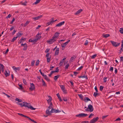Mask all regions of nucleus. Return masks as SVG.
<instances>
[{"label": "nucleus", "instance_id": "39", "mask_svg": "<svg viewBox=\"0 0 123 123\" xmlns=\"http://www.w3.org/2000/svg\"><path fill=\"white\" fill-rule=\"evenodd\" d=\"M23 82L24 83L25 85H26L27 84V82H26V80L25 79H23Z\"/></svg>", "mask_w": 123, "mask_h": 123}, {"label": "nucleus", "instance_id": "12", "mask_svg": "<svg viewBox=\"0 0 123 123\" xmlns=\"http://www.w3.org/2000/svg\"><path fill=\"white\" fill-rule=\"evenodd\" d=\"M65 23L64 21H63L62 22H61L59 23L57 25H56L55 26L56 27H60L62 25L64 24Z\"/></svg>", "mask_w": 123, "mask_h": 123}, {"label": "nucleus", "instance_id": "31", "mask_svg": "<svg viewBox=\"0 0 123 123\" xmlns=\"http://www.w3.org/2000/svg\"><path fill=\"white\" fill-rule=\"evenodd\" d=\"M15 100L18 101L19 102H22V100L21 99L18 98H16L15 99Z\"/></svg>", "mask_w": 123, "mask_h": 123}, {"label": "nucleus", "instance_id": "57", "mask_svg": "<svg viewBox=\"0 0 123 123\" xmlns=\"http://www.w3.org/2000/svg\"><path fill=\"white\" fill-rule=\"evenodd\" d=\"M69 66V64H67L65 66V68L67 69Z\"/></svg>", "mask_w": 123, "mask_h": 123}, {"label": "nucleus", "instance_id": "18", "mask_svg": "<svg viewBox=\"0 0 123 123\" xmlns=\"http://www.w3.org/2000/svg\"><path fill=\"white\" fill-rule=\"evenodd\" d=\"M56 95L58 97V98L59 99V100L60 101H62V98L60 97V94H59L58 93Z\"/></svg>", "mask_w": 123, "mask_h": 123}, {"label": "nucleus", "instance_id": "34", "mask_svg": "<svg viewBox=\"0 0 123 123\" xmlns=\"http://www.w3.org/2000/svg\"><path fill=\"white\" fill-rule=\"evenodd\" d=\"M119 32L121 34H123V28H120L119 30Z\"/></svg>", "mask_w": 123, "mask_h": 123}, {"label": "nucleus", "instance_id": "7", "mask_svg": "<svg viewBox=\"0 0 123 123\" xmlns=\"http://www.w3.org/2000/svg\"><path fill=\"white\" fill-rule=\"evenodd\" d=\"M29 89L31 91L35 90V87L33 83H31L30 87L29 88Z\"/></svg>", "mask_w": 123, "mask_h": 123}, {"label": "nucleus", "instance_id": "60", "mask_svg": "<svg viewBox=\"0 0 123 123\" xmlns=\"http://www.w3.org/2000/svg\"><path fill=\"white\" fill-rule=\"evenodd\" d=\"M88 43V42L87 40H86V42L84 44V45H87Z\"/></svg>", "mask_w": 123, "mask_h": 123}, {"label": "nucleus", "instance_id": "55", "mask_svg": "<svg viewBox=\"0 0 123 123\" xmlns=\"http://www.w3.org/2000/svg\"><path fill=\"white\" fill-rule=\"evenodd\" d=\"M24 116H23V117H25L26 118H27L29 120H30L31 119V118L30 117H29L27 116H26L25 115H24Z\"/></svg>", "mask_w": 123, "mask_h": 123}, {"label": "nucleus", "instance_id": "50", "mask_svg": "<svg viewBox=\"0 0 123 123\" xmlns=\"http://www.w3.org/2000/svg\"><path fill=\"white\" fill-rule=\"evenodd\" d=\"M15 18H13L12 20V21L10 23V24H12L13 22L15 21Z\"/></svg>", "mask_w": 123, "mask_h": 123}, {"label": "nucleus", "instance_id": "30", "mask_svg": "<svg viewBox=\"0 0 123 123\" xmlns=\"http://www.w3.org/2000/svg\"><path fill=\"white\" fill-rule=\"evenodd\" d=\"M17 38V37H14L12 40L11 42H13L14 41H15L16 39Z\"/></svg>", "mask_w": 123, "mask_h": 123}, {"label": "nucleus", "instance_id": "56", "mask_svg": "<svg viewBox=\"0 0 123 123\" xmlns=\"http://www.w3.org/2000/svg\"><path fill=\"white\" fill-rule=\"evenodd\" d=\"M62 91H63L64 94H66L67 93V90H65V89H63Z\"/></svg>", "mask_w": 123, "mask_h": 123}, {"label": "nucleus", "instance_id": "58", "mask_svg": "<svg viewBox=\"0 0 123 123\" xmlns=\"http://www.w3.org/2000/svg\"><path fill=\"white\" fill-rule=\"evenodd\" d=\"M29 42H34V39L33 40L31 39H30L29 40Z\"/></svg>", "mask_w": 123, "mask_h": 123}, {"label": "nucleus", "instance_id": "64", "mask_svg": "<svg viewBox=\"0 0 123 123\" xmlns=\"http://www.w3.org/2000/svg\"><path fill=\"white\" fill-rule=\"evenodd\" d=\"M31 121L35 123H37V122L36 121H34L33 120L31 119H31L30 120Z\"/></svg>", "mask_w": 123, "mask_h": 123}, {"label": "nucleus", "instance_id": "3", "mask_svg": "<svg viewBox=\"0 0 123 123\" xmlns=\"http://www.w3.org/2000/svg\"><path fill=\"white\" fill-rule=\"evenodd\" d=\"M88 115L86 114H85L84 113H82L80 114H79L76 115L75 116L76 117H85L87 116Z\"/></svg>", "mask_w": 123, "mask_h": 123}, {"label": "nucleus", "instance_id": "19", "mask_svg": "<svg viewBox=\"0 0 123 123\" xmlns=\"http://www.w3.org/2000/svg\"><path fill=\"white\" fill-rule=\"evenodd\" d=\"M41 33L40 34L38 33V34L36 35V37L38 39H39V40L40 38L41 37V36H39V35H41Z\"/></svg>", "mask_w": 123, "mask_h": 123}, {"label": "nucleus", "instance_id": "49", "mask_svg": "<svg viewBox=\"0 0 123 123\" xmlns=\"http://www.w3.org/2000/svg\"><path fill=\"white\" fill-rule=\"evenodd\" d=\"M45 79L47 81H50V79H49L47 77L46 78H45Z\"/></svg>", "mask_w": 123, "mask_h": 123}, {"label": "nucleus", "instance_id": "36", "mask_svg": "<svg viewBox=\"0 0 123 123\" xmlns=\"http://www.w3.org/2000/svg\"><path fill=\"white\" fill-rule=\"evenodd\" d=\"M50 59H51V57H49V58L47 57V62H50Z\"/></svg>", "mask_w": 123, "mask_h": 123}, {"label": "nucleus", "instance_id": "13", "mask_svg": "<svg viewBox=\"0 0 123 123\" xmlns=\"http://www.w3.org/2000/svg\"><path fill=\"white\" fill-rule=\"evenodd\" d=\"M22 31H20L17 34V37H20L23 34V33H22Z\"/></svg>", "mask_w": 123, "mask_h": 123}, {"label": "nucleus", "instance_id": "44", "mask_svg": "<svg viewBox=\"0 0 123 123\" xmlns=\"http://www.w3.org/2000/svg\"><path fill=\"white\" fill-rule=\"evenodd\" d=\"M51 72L52 74L55 73H58V70H57L52 71H51Z\"/></svg>", "mask_w": 123, "mask_h": 123}, {"label": "nucleus", "instance_id": "10", "mask_svg": "<svg viewBox=\"0 0 123 123\" xmlns=\"http://www.w3.org/2000/svg\"><path fill=\"white\" fill-rule=\"evenodd\" d=\"M28 105H27L28 107H27L28 108H30L32 110H35L36 109L35 108H34L32 106L30 105V104L28 103Z\"/></svg>", "mask_w": 123, "mask_h": 123}, {"label": "nucleus", "instance_id": "1", "mask_svg": "<svg viewBox=\"0 0 123 123\" xmlns=\"http://www.w3.org/2000/svg\"><path fill=\"white\" fill-rule=\"evenodd\" d=\"M85 108H86L85 109V110L86 111H90V112H92L94 110V108L92 105L91 104H89L87 108L86 107H85Z\"/></svg>", "mask_w": 123, "mask_h": 123}, {"label": "nucleus", "instance_id": "2", "mask_svg": "<svg viewBox=\"0 0 123 123\" xmlns=\"http://www.w3.org/2000/svg\"><path fill=\"white\" fill-rule=\"evenodd\" d=\"M56 40L57 39H56L53 37H52L51 39H50L49 40H47V42L49 44H51L55 42Z\"/></svg>", "mask_w": 123, "mask_h": 123}, {"label": "nucleus", "instance_id": "5", "mask_svg": "<svg viewBox=\"0 0 123 123\" xmlns=\"http://www.w3.org/2000/svg\"><path fill=\"white\" fill-rule=\"evenodd\" d=\"M110 42L112 44L113 46L115 47L119 46L120 44V43H117V42L113 41H111Z\"/></svg>", "mask_w": 123, "mask_h": 123}, {"label": "nucleus", "instance_id": "33", "mask_svg": "<svg viewBox=\"0 0 123 123\" xmlns=\"http://www.w3.org/2000/svg\"><path fill=\"white\" fill-rule=\"evenodd\" d=\"M76 57V56L74 55H73L72 56L71 58V60L72 61Z\"/></svg>", "mask_w": 123, "mask_h": 123}, {"label": "nucleus", "instance_id": "63", "mask_svg": "<svg viewBox=\"0 0 123 123\" xmlns=\"http://www.w3.org/2000/svg\"><path fill=\"white\" fill-rule=\"evenodd\" d=\"M121 119L119 117H118V118L116 119V120H115V121H120Z\"/></svg>", "mask_w": 123, "mask_h": 123}, {"label": "nucleus", "instance_id": "32", "mask_svg": "<svg viewBox=\"0 0 123 123\" xmlns=\"http://www.w3.org/2000/svg\"><path fill=\"white\" fill-rule=\"evenodd\" d=\"M53 20H52L51 21H49L47 23V24L48 25H47V26H48L50 24H51L52 23H53Z\"/></svg>", "mask_w": 123, "mask_h": 123}, {"label": "nucleus", "instance_id": "8", "mask_svg": "<svg viewBox=\"0 0 123 123\" xmlns=\"http://www.w3.org/2000/svg\"><path fill=\"white\" fill-rule=\"evenodd\" d=\"M61 111H59L58 110H55L53 108H52L51 109V111H50V112L51 113H53L54 112H55V113H58L60 112H61Z\"/></svg>", "mask_w": 123, "mask_h": 123}, {"label": "nucleus", "instance_id": "23", "mask_svg": "<svg viewBox=\"0 0 123 123\" xmlns=\"http://www.w3.org/2000/svg\"><path fill=\"white\" fill-rule=\"evenodd\" d=\"M60 76V75H58L56 76H54V79L55 80H56L57 79L59 78Z\"/></svg>", "mask_w": 123, "mask_h": 123}, {"label": "nucleus", "instance_id": "29", "mask_svg": "<svg viewBox=\"0 0 123 123\" xmlns=\"http://www.w3.org/2000/svg\"><path fill=\"white\" fill-rule=\"evenodd\" d=\"M60 87L62 90H63V89H65V86L63 85H61L60 86Z\"/></svg>", "mask_w": 123, "mask_h": 123}, {"label": "nucleus", "instance_id": "25", "mask_svg": "<svg viewBox=\"0 0 123 123\" xmlns=\"http://www.w3.org/2000/svg\"><path fill=\"white\" fill-rule=\"evenodd\" d=\"M104 37L107 38L109 37L110 36V35L109 34H103V35Z\"/></svg>", "mask_w": 123, "mask_h": 123}, {"label": "nucleus", "instance_id": "16", "mask_svg": "<svg viewBox=\"0 0 123 123\" xmlns=\"http://www.w3.org/2000/svg\"><path fill=\"white\" fill-rule=\"evenodd\" d=\"M12 68L14 69V70L16 72H17V70H19L20 69V68L18 67L16 68L15 66H13Z\"/></svg>", "mask_w": 123, "mask_h": 123}, {"label": "nucleus", "instance_id": "11", "mask_svg": "<svg viewBox=\"0 0 123 123\" xmlns=\"http://www.w3.org/2000/svg\"><path fill=\"white\" fill-rule=\"evenodd\" d=\"M42 17V15H40L38 16L33 18L32 19L36 20L39 19L41 18Z\"/></svg>", "mask_w": 123, "mask_h": 123}, {"label": "nucleus", "instance_id": "28", "mask_svg": "<svg viewBox=\"0 0 123 123\" xmlns=\"http://www.w3.org/2000/svg\"><path fill=\"white\" fill-rule=\"evenodd\" d=\"M30 22V21H26V22H25V24L24 25V26H26L27 25H28V24Z\"/></svg>", "mask_w": 123, "mask_h": 123}, {"label": "nucleus", "instance_id": "52", "mask_svg": "<svg viewBox=\"0 0 123 123\" xmlns=\"http://www.w3.org/2000/svg\"><path fill=\"white\" fill-rule=\"evenodd\" d=\"M27 3V2L26 1L25 2L22 3V5H23L25 6L26 5V4Z\"/></svg>", "mask_w": 123, "mask_h": 123}, {"label": "nucleus", "instance_id": "47", "mask_svg": "<svg viewBox=\"0 0 123 123\" xmlns=\"http://www.w3.org/2000/svg\"><path fill=\"white\" fill-rule=\"evenodd\" d=\"M35 61L33 60V61H32L31 62V66H33L34 65V64L35 63Z\"/></svg>", "mask_w": 123, "mask_h": 123}, {"label": "nucleus", "instance_id": "48", "mask_svg": "<svg viewBox=\"0 0 123 123\" xmlns=\"http://www.w3.org/2000/svg\"><path fill=\"white\" fill-rule=\"evenodd\" d=\"M34 39V42H36L37 41V40H39V39H38L36 37Z\"/></svg>", "mask_w": 123, "mask_h": 123}, {"label": "nucleus", "instance_id": "59", "mask_svg": "<svg viewBox=\"0 0 123 123\" xmlns=\"http://www.w3.org/2000/svg\"><path fill=\"white\" fill-rule=\"evenodd\" d=\"M74 74L75 76H76L78 74V73L77 72H74Z\"/></svg>", "mask_w": 123, "mask_h": 123}, {"label": "nucleus", "instance_id": "20", "mask_svg": "<svg viewBox=\"0 0 123 123\" xmlns=\"http://www.w3.org/2000/svg\"><path fill=\"white\" fill-rule=\"evenodd\" d=\"M48 97L49 98V99L47 100V101L48 104H49L50 102H51L52 99L51 97L50 96H48Z\"/></svg>", "mask_w": 123, "mask_h": 123}, {"label": "nucleus", "instance_id": "14", "mask_svg": "<svg viewBox=\"0 0 123 123\" xmlns=\"http://www.w3.org/2000/svg\"><path fill=\"white\" fill-rule=\"evenodd\" d=\"M84 101L86 102H87L88 101H91L92 103V102L91 101V100L88 97H86L83 100Z\"/></svg>", "mask_w": 123, "mask_h": 123}, {"label": "nucleus", "instance_id": "22", "mask_svg": "<svg viewBox=\"0 0 123 123\" xmlns=\"http://www.w3.org/2000/svg\"><path fill=\"white\" fill-rule=\"evenodd\" d=\"M24 48L23 49V50H26L27 49V44L26 43V45H25L24 46Z\"/></svg>", "mask_w": 123, "mask_h": 123}, {"label": "nucleus", "instance_id": "9", "mask_svg": "<svg viewBox=\"0 0 123 123\" xmlns=\"http://www.w3.org/2000/svg\"><path fill=\"white\" fill-rule=\"evenodd\" d=\"M59 34L60 33L59 32H56L54 35V36L53 37L55 39H57V38H58Z\"/></svg>", "mask_w": 123, "mask_h": 123}, {"label": "nucleus", "instance_id": "54", "mask_svg": "<svg viewBox=\"0 0 123 123\" xmlns=\"http://www.w3.org/2000/svg\"><path fill=\"white\" fill-rule=\"evenodd\" d=\"M19 89H22L23 88V86L21 85H19Z\"/></svg>", "mask_w": 123, "mask_h": 123}, {"label": "nucleus", "instance_id": "27", "mask_svg": "<svg viewBox=\"0 0 123 123\" xmlns=\"http://www.w3.org/2000/svg\"><path fill=\"white\" fill-rule=\"evenodd\" d=\"M49 110H47L46 112V114H48L49 115L50 114V113H51L50 112V111Z\"/></svg>", "mask_w": 123, "mask_h": 123}, {"label": "nucleus", "instance_id": "15", "mask_svg": "<svg viewBox=\"0 0 123 123\" xmlns=\"http://www.w3.org/2000/svg\"><path fill=\"white\" fill-rule=\"evenodd\" d=\"M59 48H56L55 54V55H58L59 53Z\"/></svg>", "mask_w": 123, "mask_h": 123}, {"label": "nucleus", "instance_id": "6", "mask_svg": "<svg viewBox=\"0 0 123 123\" xmlns=\"http://www.w3.org/2000/svg\"><path fill=\"white\" fill-rule=\"evenodd\" d=\"M99 117H98L94 118L91 120L90 123H94L95 122L97 121Z\"/></svg>", "mask_w": 123, "mask_h": 123}, {"label": "nucleus", "instance_id": "62", "mask_svg": "<svg viewBox=\"0 0 123 123\" xmlns=\"http://www.w3.org/2000/svg\"><path fill=\"white\" fill-rule=\"evenodd\" d=\"M89 122L87 121H82L81 123H88Z\"/></svg>", "mask_w": 123, "mask_h": 123}, {"label": "nucleus", "instance_id": "42", "mask_svg": "<svg viewBox=\"0 0 123 123\" xmlns=\"http://www.w3.org/2000/svg\"><path fill=\"white\" fill-rule=\"evenodd\" d=\"M104 88V87L102 86H100V90L101 91H102Z\"/></svg>", "mask_w": 123, "mask_h": 123}, {"label": "nucleus", "instance_id": "53", "mask_svg": "<svg viewBox=\"0 0 123 123\" xmlns=\"http://www.w3.org/2000/svg\"><path fill=\"white\" fill-rule=\"evenodd\" d=\"M63 100L64 101H66V102L68 100L67 98H63Z\"/></svg>", "mask_w": 123, "mask_h": 123}, {"label": "nucleus", "instance_id": "61", "mask_svg": "<svg viewBox=\"0 0 123 123\" xmlns=\"http://www.w3.org/2000/svg\"><path fill=\"white\" fill-rule=\"evenodd\" d=\"M82 78H85L86 79H88V78L87 77V76L85 75L82 76Z\"/></svg>", "mask_w": 123, "mask_h": 123}, {"label": "nucleus", "instance_id": "26", "mask_svg": "<svg viewBox=\"0 0 123 123\" xmlns=\"http://www.w3.org/2000/svg\"><path fill=\"white\" fill-rule=\"evenodd\" d=\"M26 39L25 38H21V39L20 40V41H21L22 42H21V43H23L26 40Z\"/></svg>", "mask_w": 123, "mask_h": 123}, {"label": "nucleus", "instance_id": "46", "mask_svg": "<svg viewBox=\"0 0 123 123\" xmlns=\"http://www.w3.org/2000/svg\"><path fill=\"white\" fill-rule=\"evenodd\" d=\"M98 94V93H97V92H94V93L93 96H95V97H96Z\"/></svg>", "mask_w": 123, "mask_h": 123}, {"label": "nucleus", "instance_id": "40", "mask_svg": "<svg viewBox=\"0 0 123 123\" xmlns=\"http://www.w3.org/2000/svg\"><path fill=\"white\" fill-rule=\"evenodd\" d=\"M64 62V61H62V60L61 61H60L59 63V65H60V66H62V65L63 63Z\"/></svg>", "mask_w": 123, "mask_h": 123}, {"label": "nucleus", "instance_id": "17", "mask_svg": "<svg viewBox=\"0 0 123 123\" xmlns=\"http://www.w3.org/2000/svg\"><path fill=\"white\" fill-rule=\"evenodd\" d=\"M82 10L80 9L79 10H78L75 13V15H77L79 14L82 11Z\"/></svg>", "mask_w": 123, "mask_h": 123}, {"label": "nucleus", "instance_id": "38", "mask_svg": "<svg viewBox=\"0 0 123 123\" xmlns=\"http://www.w3.org/2000/svg\"><path fill=\"white\" fill-rule=\"evenodd\" d=\"M97 55L95 54L92 56L91 57V58L92 59H94L96 56Z\"/></svg>", "mask_w": 123, "mask_h": 123}, {"label": "nucleus", "instance_id": "41", "mask_svg": "<svg viewBox=\"0 0 123 123\" xmlns=\"http://www.w3.org/2000/svg\"><path fill=\"white\" fill-rule=\"evenodd\" d=\"M40 1V0H37L36 2H34V4H37V3H39Z\"/></svg>", "mask_w": 123, "mask_h": 123}, {"label": "nucleus", "instance_id": "35", "mask_svg": "<svg viewBox=\"0 0 123 123\" xmlns=\"http://www.w3.org/2000/svg\"><path fill=\"white\" fill-rule=\"evenodd\" d=\"M39 62V60H37L36 63V65L37 66L38 65Z\"/></svg>", "mask_w": 123, "mask_h": 123}, {"label": "nucleus", "instance_id": "4", "mask_svg": "<svg viewBox=\"0 0 123 123\" xmlns=\"http://www.w3.org/2000/svg\"><path fill=\"white\" fill-rule=\"evenodd\" d=\"M18 105H20L21 107L25 106V107H28L27 105H28V103L25 102H23L21 103H17Z\"/></svg>", "mask_w": 123, "mask_h": 123}, {"label": "nucleus", "instance_id": "21", "mask_svg": "<svg viewBox=\"0 0 123 123\" xmlns=\"http://www.w3.org/2000/svg\"><path fill=\"white\" fill-rule=\"evenodd\" d=\"M8 73L7 72L6 70H5V74L6 77L9 76L10 75V72L8 71Z\"/></svg>", "mask_w": 123, "mask_h": 123}, {"label": "nucleus", "instance_id": "43", "mask_svg": "<svg viewBox=\"0 0 123 123\" xmlns=\"http://www.w3.org/2000/svg\"><path fill=\"white\" fill-rule=\"evenodd\" d=\"M83 67L82 66H81L80 67H79L78 68V69H77V70L79 71H80L82 68Z\"/></svg>", "mask_w": 123, "mask_h": 123}, {"label": "nucleus", "instance_id": "37", "mask_svg": "<svg viewBox=\"0 0 123 123\" xmlns=\"http://www.w3.org/2000/svg\"><path fill=\"white\" fill-rule=\"evenodd\" d=\"M67 44L65 42L62 45V47H65L67 45Z\"/></svg>", "mask_w": 123, "mask_h": 123}, {"label": "nucleus", "instance_id": "24", "mask_svg": "<svg viewBox=\"0 0 123 123\" xmlns=\"http://www.w3.org/2000/svg\"><path fill=\"white\" fill-rule=\"evenodd\" d=\"M78 95L81 99L82 100H83V96L82 94H78Z\"/></svg>", "mask_w": 123, "mask_h": 123}, {"label": "nucleus", "instance_id": "51", "mask_svg": "<svg viewBox=\"0 0 123 123\" xmlns=\"http://www.w3.org/2000/svg\"><path fill=\"white\" fill-rule=\"evenodd\" d=\"M42 83H43V86H46V83L44 81H42Z\"/></svg>", "mask_w": 123, "mask_h": 123}, {"label": "nucleus", "instance_id": "45", "mask_svg": "<svg viewBox=\"0 0 123 123\" xmlns=\"http://www.w3.org/2000/svg\"><path fill=\"white\" fill-rule=\"evenodd\" d=\"M107 79V77H104L103 78V80H104V83H105L106 81V79Z\"/></svg>", "mask_w": 123, "mask_h": 123}]
</instances>
